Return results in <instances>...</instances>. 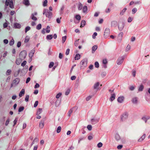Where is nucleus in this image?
I'll list each match as a JSON object with an SVG mask.
<instances>
[{
    "mask_svg": "<svg viewBox=\"0 0 150 150\" xmlns=\"http://www.w3.org/2000/svg\"><path fill=\"white\" fill-rule=\"evenodd\" d=\"M144 86L143 84H141L139 86L138 91H142L144 88Z\"/></svg>",
    "mask_w": 150,
    "mask_h": 150,
    "instance_id": "a211bd4d",
    "label": "nucleus"
},
{
    "mask_svg": "<svg viewBox=\"0 0 150 150\" xmlns=\"http://www.w3.org/2000/svg\"><path fill=\"white\" fill-rule=\"evenodd\" d=\"M87 128L89 130L91 131L92 129V127L91 125H88L87 126Z\"/></svg>",
    "mask_w": 150,
    "mask_h": 150,
    "instance_id": "473e14b6",
    "label": "nucleus"
},
{
    "mask_svg": "<svg viewBox=\"0 0 150 150\" xmlns=\"http://www.w3.org/2000/svg\"><path fill=\"white\" fill-rule=\"evenodd\" d=\"M23 3L25 5L28 6L29 5V1L28 0H24Z\"/></svg>",
    "mask_w": 150,
    "mask_h": 150,
    "instance_id": "5701e85b",
    "label": "nucleus"
},
{
    "mask_svg": "<svg viewBox=\"0 0 150 150\" xmlns=\"http://www.w3.org/2000/svg\"><path fill=\"white\" fill-rule=\"evenodd\" d=\"M67 38L66 36H64L62 37V43H64L66 41Z\"/></svg>",
    "mask_w": 150,
    "mask_h": 150,
    "instance_id": "a18cd8bd",
    "label": "nucleus"
},
{
    "mask_svg": "<svg viewBox=\"0 0 150 150\" xmlns=\"http://www.w3.org/2000/svg\"><path fill=\"white\" fill-rule=\"evenodd\" d=\"M29 95H27L26 96V97L25 98V101L26 102H28V99L29 98Z\"/></svg>",
    "mask_w": 150,
    "mask_h": 150,
    "instance_id": "5fc2aeb1",
    "label": "nucleus"
},
{
    "mask_svg": "<svg viewBox=\"0 0 150 150\" xmlns=\"http://www.w3.org/2000/svg\"><path fill=\"white\" fill-rule=\"evenodd\" d=\"M53 38V35H48L46 37V38L47 40H51Z\"/></svg>",
    "mask_w": 150,
    "mask_h": 150,
    "instance_id": "4be33fe9",
    "label": "nucleus"
},
{
    "mask_svg": "<svg viewBox=\"0 0 150 150\" xmlns=\"http://www.w3.org/2000/svg\"><path fill=\"white\" fill-rule=\"evenodd\" d=\"M112 26H115L117 25V22L115 21H113L112 22Z\"/></svg>",
    "mask_w": 150,
    "mask_h": 150,
    "instance_id": "393cba45",
    "label": "nucleus"
},
{
    "mask_svg": "<svg viewBox=\"0 0 150 150\" xmlns=\"http://www.w3.org/2000/svg\"><path fill=\"white\" fill-rule=\"evenodd\" d=\"M14 43V40L12 39L9 42V45L11 46L13 45Z\"/></svg>",
    "mask_w": 150,
    "mask_h": 150,
    "instance_id": "2f4dec72",
    "label": "nucleus"
},
{
    "mask_svg": "<svg viewBox=\"0 0 150 150\" xmlns=\"http://www.w3.org/2000/svg\"><path fill=\"white\" fill-rule=\"evenodd\" d=\"M11 70H7V71H6V74L8 75H10L11 74Z\"/></svg>",
    "mask_w": 150,
    "mask_h": 150,
    "instance_id": "864d4df0",
    "label": "nucleus"
},
{
    "mask_svg": "<svg viewBox=\"0 0 150 150\" xmlns=\"http://www.w3.org/2000/svg\"><path fill=\"white\" fill-rule=\"evenodd\" d=\"M43 14H45L46 16L49 18H50L52 16V13L51 12L49 11L47 9H45L43 11Z\"/></svg>",
    "mask_w": 150,
    "mask_h": 150,
    "instance_id": "f257e3e1",
    "label": "nucleus"
},
{
    "mask_svg": "<svg viewBox=\"0 0 150 150\" xmlns=\"http://www.w3.org/2000/svg\"><path fill=\"white\" fill-rule=\"evenodd\" d=\"M54 65V62H51L50 63V64L49 66V68H51L52 67H53Z\"/></svg>",
    "mask_w": 150,
    "mask_h": 150,
    "instance_id": "c9c22d12",
    "label": "nucleus"
},
{
    "mask_svg": "<svg viewBox=\"0 0 150 150\" xmlns=\"http://www.w3.org/2000/svg\"><path fill=\"white\" fill-rule=\"evenodd\" d=\"M24 109V107H20L18 109V112H20L22 111H23Z\"/></svg>",
    "mask_w": 150,
    "mask_h": 150,
    "instance_id": "72a5a7b5",
    "label": "nucleus"
},
{
    "mask_svg": "<svg viewBox=\"0 0 150 150\" xmlns=\"http://www.w3.org/2000/svg\"><path fill=\"white\" fill-rule=\"evenodd\" d=\"M27 52L26 51L23 50L21 51L19 54L20 57L21 59L23 60L26 57Z\"/></svg>",
    "mask_w": 150,
    "mask_h": 150,
    "instance_id": "7ed1b4c3",
    "label": "nucleus"
},
{
    "mask_svg": "<svg viewBox=\"0 0 150 150\" xmlns=\"http://www.w3.org/2000/svg\"><path fill=\"white\" fill-rule=\"evenodd\" d=\"M123 27L124 26L122 25H120V26H118L119 30L120 31H121L122 30V29H123Z\"/></svg>",
    "mask_w": 150,
    "mask_h": 150,
    "instance_id": "c03bdc74",
    "label": "nucleus"
},
{
    "mask_svg": "<svg viewBox=\"0 0 150 150\" xmlns=\"http://www.w3.org/2000/svg\"><path fill=\"white\" fill-rule=\"evenodd\" d=\"M62 93H58L56 96V98H59L62 95Z\"/></svg>",
    "mask_w": 150,
    "mask_h": 150,
    "instance_id": "09e8293b",
    "label": "nucleus"
},
{
    "mask_svg": "<svg viewBox=\"0 0 150 150\" xmlns=\"http://www.w3.org/2000/svg\"><path fill=\"white\" fill-rule=\"evenodd\" d=\"M25 93V90L24 89H22L21 91L20 92L19 94V96L20 97H22L23 96Z\"/></svg>",
    "mask_w": 150,
    "mask_h": 150,
    "instance_id": "f8f14e48",
    "label": "nucleus"
},
{
    "mask_svg": "<svg viewBox=\"0 0 150 150\" xmlns=\"http://www.w3.org/2000/svg\"><path fill=\"white\" fill-rule=\"evenodd\" d=\"M128 114L127 112H125L120 116V121L121 122H125L127 119Z\"/></svg>",
    "mask_w": 150,
    "mask_h": 150,
    "instance_id": "f03ea898",
    "label": "nucleus"
},
{
    "mask_svg": "<svg viewBox=\"0 0 150 150\" xmlns=\"http://www.w3.org/2000/svg\"><path fill=\"white\" fill-rule=\"evenodd\" d=\"M103 144L101 142L97 144V146L98 148H100L102 146Z\"/></svg>",
    "mask_w": 150,
    "mask_h": 150,
    "instance_id": "8fccbe9b",
    "label": "nucleus"
},
{
    "mask_svg": "<svg viewBox=\"0 0 150 150\" xmlns=\"http://www.w3.org/2000/svg\"><path fill=\"white\" fill-rule=\"evenodd\" d=\"M10 0H6L5 3V5L6 6H8L9 4Z\"/></svg>",
    "mask_w": 150,
    "mask_h": 150,
    "instance_id": "79ce46f5",
    "label": "nucleus"
},
{
    "mask_svg": "<svg viewBox=\"0 0 150 150\" xmlns=\"http://www.w3.org/2000/svg\"><path fill=\"white\" fill-rule=\"evenodd\" d=\"M19 82V79L18 78H17L13 80L12 83L14 84V86H16L18 84Z\"/></svg>",
    "mask_w": 150,
    "mask_h": 150,
    "instance_id": "39448f33",
    "label": "nucleus"
},
{
    "mask_svg": "<svg viewBox=\"0 0 150 150\" xmlns=\"http://www.w3.org/2000/svg\"><path fill=\"white\" fill-rule=\"evenodd\" d=\"M82 4L80 3L79 4L78 9L79 10H81L82 9Z\"/></svg>",
    "mask_w": 150,
    "mask_h": 150,
    "instance_id": "f704fd0d",
    "label": "nucleus"
},
{
    "mask_svg": "<svg viewBox=\"0 0 150 150\" xmlns=\"http://www.w3.org/2000/svg\"><path fill=\"white\" fill-rule=\"evenodd\" d=\"M130 49V46L129 45H128L127 47H126V50L127 51H128Z\"/></svg>",
    "mask_w": 150,
    "mask_h": 150,
    "instance_id": "49530a36",
    "label": "nucleus"
},
{
    "mask_svg": "<svg viewBox=\"0 0 150 150\" xmlns=\"http://www.w3.org/2000/svg\"><path fill=\"white\" fill-rule=\"evenodd\" d=\"M136 72V71H135L134 70H133L132 71V74L133 76L134 77H135V76Z\"/></svg>",
    "mask_w": 150,
    "mask_h": 150,
    "instance_id": "0e129e2a",
    "label": "nucleus"
},
{
    "mask_svg": "<svg viewBox=\"0 0 150 150\" xmlns=\"http://www.w3.org/2000/svg\"><path fill=\"white\" fill-rule=\"evenodd\" d=\"M99 83L98 82H97L96 83L94 86V89H97V90H100V89L98 88L99 85Z\"/></svg>",
    "mask_w": 150,
    "mask_h": 150,
    "instance_id": "1a4fd4ad",
    "label": "nucleus"
},
{
    "mask_svg": "<svg viewBox=\"0 0 150 150\" xmlns=\"http://www.w3.org/2000/svg\"><path fill=\"white\" fill-rule=\"evenodd\" d=\"M124 99V98L123 96L119 97L117 98V101L119 103H122Z\"/></svg>",
    "mask_w": 150,
    "mask_h": 150,
    "instance_id": "0eeeda50",
    "label": "nucleus"
},
{
    "mask_svg": "<svg viewBox=\"0 0 150 150\" xmlns=\"http://www.w3.org/2000/svg\"><path fill=\"white\" fill-rule=\"evenodd\" d=\"M92 98L91 96H88L86 98V101H88L90 100Z\"/></svg>",
    "mask_w": 150,
    "mask_h": 150,
    "instance_id": "bf43d9fd",
    "label": "nucleus"
},
{
    "mask_svg": "<svg viewBox=\"0 0 150 150\" xmlns=\"http://www.w3.org/2000/svg\"><path fill=\"white\" fill-rule=\"evenodd\" d=\"M18 120V118H16L15 120H14L13 122L14 123V124L13 125V126H14L16 124V123Z\"/></svg>",
    "mask_w": 150,
    "mask_h": 150,
    "instance_id": "3c124183",
    "label": "nucleus"
},
{
    "mask_svg": "<svg viewBox=\"0 0 150 150\" xmlns=\"http://www.w3.org/2000/svg\"><path fill=\"white\" fill-rule=\"evenodd\" d=\"M29 39H30V38L28 37V36H26L25 38V40L24 41L25 42V43L28 42L29 41Z\"/></svg>",
    "mask_w": 150,
    "mask_h": 150,
    "instance_id": "a878e982",
    "label": "nucleus"
},
{
    "mask_svg": "<svg viewBox=\"0 0 150 150\" xmlns=\"http://www.w3.org/2000/svg\"><path fill=\"white\" fill-rule=\"evenodd\" d=\"M97 48L98 46L97 45H95L93 46L92 47V53H94L95 51L97 49Z\"/></svg>",
    "mask_w": 150,
    "mask_h": 150,
    "instance_id": "9d476101",
    "label": "nucleus"
},
{
    "mask_svg": "<svg viewBox=\"0 0 150 150\" xmlns=\"http://www.w3.org/2000/svg\"><path fill=\"white\" fill-rule=\"evenodd\" d=\"M137 11V9L136 8H134L132 10V13L133 14L135 13Z\"/></svg>",
    "mask_w": 150,
    "mask_h": 150,
    "instance_id": "4d7b16f0",
    "label": "nucleus"
},
{
    "mask_svg": "<svg viewBox=\"0 0 150 150\" xmlns=\"http://www.w3.org/2000/svg\"><path fill=\"white\" fill-rule=\"evenodd\" d=\"M129 89L131 91L133 90L134 89V87L133 86H131L129 88Z\"/></svg>",
    "mask_w": 150,
    "mask_h": 150,
    "instance_id": "774afa93",
    "label": "nucleus"
},
{
    "mask_svg": "<svg viewBox=\"0 0 150 150\" xmlns=\"http://www.w3.org/2000/svg\"><path fill=\"white\" fill-rule=\"evenodd\" d=\"M14 27L16 28H19L21 27V25L20 24L16 23L14 24Z\"/></svg>",
    "mask_w": 150,
    "mask_h": 150,
    "instance_id": "4468645a",
    "label": "nucleus"
},
{
    "mask_svg": "<svg viewBox=\"0 0 150 150\" xmlns=\"http://www.w3.org/2000/svg\"><path fill=\"white\" fill-rule=\"evenodd\" d=\"M123 146L122 145H120L117 146V148L118 149H120Z\"/></svg>",
    "mask_w": 150,
    "mask_h": 150,
    "instance_id": "052dcab7",
    "label": "nucleus"
},
{
    "mask_svg": "<svg viewBox=\"0 0 150 150\" xmlns=\"http://www.w3.org/2000/svg\"><path fill=\"white\" fill-rule=\"evenodd\" d=\"M44 125V121H41L39 124V127L40 128H43Z\"/></svg>",
    "mask_w": 150,
    "mask_h": 150,
    "instance_id": "412c9836",
    "label": "nucleus"
},
{
    "mask_svg": "<svg viewBox=\"0 0 150 150\" xmlns=\"http://www.w3.org/2000/svg\"><path fill=\"white\" fill-rule=\"evenodd\" d=\"M115 98V93L112 94L110 97V99L111 101L113 100Z\"/></svg>",
    "mask_w": 150,
    "mask_h": 150,
    "instance_id": "ddd939ff",
    "label": "nucleus"
},
{
    "mask_svg": "<svg viewBox=\"0 0 150 150\" xmlns=\"http://www.w3.org/2000/svg\"><path fill=\"white\" fill-rule=\"evenodd\" d=\"M127 10V8H124L122 10V11H121V12L120 13V14L121 15H122L124 14V13L125 12V11H126Z\"/></svg>",
    "mask_w": 150,
    "mask_h": 150,
    "instance_id": "b1692460",
    "label": "nucleus"
},
{
    "mask_svg": "<svg viewBox=\"0 0 150 150\" xmlns=\"http://www.w3.org/2000/svg\"><path fill=\"white\" fill-rule=\"evenodd\" d=\"M31 19L34 21H36L37 19V18L34 16L33 14H32L31 16Z\"/></svg>",
    "mask_w": 150,
    "mask_h": 150,
    "instance_id": "aec40b11",
    "label": "nucleus"
},
{
    "mask_svg": "<svg viewBox=\"0 0 150 150\" xmlns=\"http://www.w3.org/2000/svg\"><path fill=\"white\" fill-rule=\"evenodd\" d=\"M115 138L117 140H119L120 139V135L118 134H117L115 135Z\"/></svg>",
    "mask_w": 150,
    "mask_h": 150,
    "instance_id": "c756f323",
    "label": "nucleus"
},
{
    "mask_svg": "<svg viewBox=\"0 0 150 150\" xmlns=\"http://www.w3.org/2000/svg\"><path fill=\"white\" fill-rule=\"evenodd\" d=\"M107 61L106 59H104L103 60V67L105 68H106L107 67L106 64L107 63Z\"/></svg>",
    "mask_w": 150,
    "mask_h": 150,
    "instance_id": "9b49d317",
    "label": "nucleus"
},
{
    "mask_svg": "<svg viewBox=\"0 0 150 150\" xmlns=\"http://www.w3.org/2000/svg\"><path fill=\"white\" fill-rule=\"evenodd\" d=\"M80 55L79 54H76L75 57V60H78L80 59Z\"/></svg>",
    "mask_w": 150,
    "mask_h": 150,
    "instance_id": "6ab92c4d",
    "label": "nucleus"
},
{
    "mask_svg": "<svg viewBox=\"0 0 150 150\" xmlns=\"http://www.w3.org/2000/svg\"><path fill=\"white\" fill-rule=\"evenodd\" d=\"M38 101H36L35 102V104H34V107H36L38 105Z\"/></svg>",
    "mask_w": 150,
    "mask_h": 150,
    "instance_id": "e2e57ef3",
    "label": "nucleus"
},
{
    "mask_svg": "<svg viewBox=\"0 0 150 150\" xmlns=\"http://www.w3.org/2000/svg\"><path fill=\"white\" fill-rule=\"evenodd\" d=\"M40 85L38 83H36L34 86L35 88H36L39 87Z\"/></svg>",
    "mask_w": 150,
    "mask_h": 150,
    "instance_id": "338daca9",
    "label": "nucleus"
},
{
    "mask_svg": "<svg viewBox=\"0 0 150 150\" xmlns=\"http://www.w3.org/2000/svg\"><path fill=\"white\" fill-rule=\"evenodd\" d=\"M9 7L11 8H14V5L13 4L9 3Z\"/></svg>",
    "mask_w": 150,
    "mask_h": 150,
    "instance_id": "13d9d810",
    "label": "nucleus"
},
{
    "mask_svg": "<svg viewBox=\"0 0 150 150\" xmlns=\"http://www.w3.org/2000/svg\"><path fill=\"white\" fill-rule=\"evenodd\" d=\"M26 64V62L24 61L21 64V66L24 67Z\"/></svg>",
    "mask_w": 150,
    "mask_h": 150,
    "instance_id": "6e6d98bb",
    "label": "nucleus"
},
{
    "mask_svg": "<svg viewBox=\"0 0 150 150\" xmlns=\"http://www.w3.org/2000/svg\"><path fill=\"white\" fill-rule=\"evenodd\" d=\"M123 34L122 33H121L118 35V37L120 38V40H121L122 38V37Z\"/></svg>",
    "mask_w": 150,
    "mask_h": 150,
    "instance_id": "37998d69",
    "label": "nucleus"
},
{
    "mask_svg": "<svg viewBox=\"0 0 150 150\" xmlns=\"http://www.w3.org/2000/svg\"><path fill=\"white\" fill-rule=\"evenodd\" d=\"M61 129V127L60 126H59L57 129V133L60 132Z\"/></svg>",
    "mask_w": 150,
    "mask_h": 150,
    "instance_id": "7c9ffc66",
    "label": "nucleus"
},
{
    "mask_svg": "<svg viewBox=\"0 0 150 150\" xmlns=\"http://www.w3.org/2000/svg\"><path fill=\"white\" fill-rule=\"evenodd\" d=\"M42 111V108H39L38 110L37 111V115H39L41 113Z\"/></svg>",
    "mask_w": 150,
    "mask_h": 150,
    "instance_id": "bb28decb",
    "label": "nucleus"
},
{
    "mask_svg": "<svg viewBox=\"0 0 150 150\" xmlns=\"http://www.w3.org/2000/svg\"><path fill=\"white\" fill-rule=\"evenodd\" d=\"M97 33L96 32L94 33L92 36L93 38L94 39L96 37V36H97Z\"/></svg>",
    "mask_w": 150,
    "mask_h": 150,
    "instance_id": "680f3d73",
    "label": "nucleus"
},
{
    "mask_svg": "<svg viewBox=\"0 0 150 150\" xmlns=\"http://www.w3.org/2000/svg\"><path fill=\"white\" fill-rule=\"evenodd\" d=\"M146 136V135L145 134H144L138 140V141L141 142L143 141L145 138Z\"/></svg>",
    "mask_w": 150,
    "mask_h": 150,
    "instance_id": "f3484780",
    "label": "nucleus"
},
{
    "mask_svg": "<svg viewBox=\"0 0 150 150\" xmlns=\"http://www.w3.org/2000/svg\"><path fill=\"white\" fill-rule=\"evenodd\" d=\"M123 60L124 58H123L118 59L117 60V64L118 65H120L122 63Z\"/></svg>",
    "mask_w": 150,
    "mask_h": 150,
    "instance_id": "423d86ee",
    "label": "nucleus"
},
{
    "mask_svg": "<svg viewBox=\"0 0 150 150\" xmlns=\"http://www.w3.org/2000/svg\"><path fill=\"white\" fill-rule=\"evenodd\" d=\"M86 21L85 20H83L81 22V27H82L84 26L85 25Z\"/></svg>",
    "mask_w": 150,
    "mask_h": 150,
    "instance_id": "2eb2a0df",
    "label": "nucleus"
},
{
    "mask_svg": "<svg viewBox=\"0 0 150 150\" xmlns=\"http://www.w3.org/2000/svg\"><path fill=\"white\" fill-rule=\"evenodd\" d=\"M47 0H45L43 3V6H46L47 5Z\"/></svg>",
    "mask_w": 150,
    "mask_h": 150,
    "instance_id": "603ef678",
    "label": "nucleus"
},
{
    "mask_svg": "<svg viewBox=\"0 0 150 150\" xmlns=\"http://www.w3.org/2000/svg\"><path fill=\"white\" fill-rule=\"evenodd\" d=\"M95 67L97 68H98L99 67V64L97 62H95Z\"/></svg>",
    "mask_w": 150,
    "mask_h": 150,
    "instance_id": "a19ab883",
    "label": "nucleus"
},
{
    "mask_svg": "<svg viewBox=\"0 0 150 150\" xmlns=\"http://www.w3.org/2000/svg\"><path fill=\"white\" fill-rule=\"evenodd\" d=\"M35 53V50H31L30 52L29 56L30 58V61H31L32 59V57H33L34 54Z\"/></svg>",
    "mask_w": 150,
    "mask_h": 150,
    "instance_id": "20e7f679",
    "label": "nucleus"
},
{
    "mask_svg": "<svg viewBox=\"0 0 150 150\" xmlns=\"http://www.w3.org/2000/svg\"><path fill=\"white\" fill-rule=\"evenodd\" d=\"M75 18L77 20L79 21L81 20V17L79 15H77L75 16Z\"/></svg>",
    "mask_w": 150,
    "mask_h": 150,
    "instance_id": "c85d7f7f",
    "label": "nucleus"
},
{
    "mask_svg": "<svg viewBox=\"0 0 150 150\" xmlns=\"http://www.w3.org/2000/svg\"><path fill=\"white\" fill-rule=\"evenodd\" d=\"M10 121V119L9 118H8L7 119V120L6 121L5 125L6 126H7L8 124Z\"/></svg>",
    "mask_w": 150,
    "mask_h": 150,
    "instance_id": "de8ad7c7",
    "label": "nucleus"
},
{
    "mask_svg": "<svg viewBox=\"0 0 150 150\" xmlns=\"http://www.w3.org/2000/svg\"><path fill=\"white\" fill-rule=\"evenodd\" d=\"M30 28L29 26H27L25 28V32L26 33L28 31L30 30Z\"/></svg>",
    "mask_w": 150,
    "mask_h": 150,
    "instance_id": "ea45409f",
    "label": "nucleus"
},
{
    "mask_svg": "<svg viewBox=\"0 0 150 150\" xmlns=\"http://www.w3.org/2000/svg\"><path fill=\"white\" fill-rule=\"evenodd\" d=\"M70 91V89H68L65 92V95L67 96L69 94Z\"/></svg>",
    "mask_w": 150,
    "mask_h": 150,
    "instance_id": "58836bf2",
    "label": "nucleus"
},
{
    "mask_svg": "<svg viewBox=\"0 0 150 150\" xmlns=\"http://www.w3.org/2000/svg\"><path fill=\"white\" fill-rule=\"evenodd\" d=\"M73 111V108H71L69 111L68 112V116L69 117H70L71 116V114L72 113Z\"/></svg>",
    "mask_w": 150,
    "mask_h": 150,
    "instance_id": "cd10ccee",
    "label": "nucleus"
},
{
    "mask_svg": "<svg viewBox=\"0 0 150 150\" xmlns=\"http://www.w3.org/2000/svg\"><path fill=\"white\" fill-rule=\"evenodd\" d=\"M41 25L40 24H39L37 25L36 28L38 30H40L41 28Z\"/></svg>",
    "mask_w": 150,
    "mask_h": 150,
    "instance_id": "4c0bfd02",
    "label": "nucleus"
},
{
    "mask_svg": "<svg viewBox=\"0 0 150 150\" xmlns=\"http://www.w3.org/2000/svg\"><path fill=\"white\" fill-rule=\"evenodd\" d=\"M21 45V42L19 41L18 42L17 44V46L18 47H19Z\"/></svg>",
    "mask_w": 150,
    "mask_h": 150,
    "instance_id": "69168bd1",
    "label": "nucleus"
},
{
    "mask_svg": "<svg viewBox=\"0 0 150 150\" xmlns=\"http://www.w3.org/2000/svg\"><path fill=\"white\" fill-rule=\"evenodd\" d=\"M138 101V98L137 97H134L132 99V103L135 104H137Z\"/></svg>",
    "mask_w": 150,
    "mask_h": 150,
    "instance_id": "6e6552de",
    "label": "nucleus"
},
{
    "mask_svg": "<svg viewBox=\"0 0 150 150\" xmlns=\"http://www.w3.org/2000/svg\"><path fill=\"white\" fill-rule=\"evenodd\" d=\"M110 33V31L109 29V28H106L105 30L104 35H105L106 34L109 35Z\"/></svg>",
    "mask_w": 150,
    "mask_h": 150,
    "instance_id": "dca6fc26",
    "label": "nucleus"
},
{
    "mask_svg": "<svg viewBox=\"0 0 150 150\" xmlns=\"http://www.w3.org/2000/svg\"><path fill=\"white\" fill-rule=\"evenodd\" d=\"M87 10V6H84V7H83V12H86Z\"/></svg>",
    "mask_w": 150,
    "mask_h": 150,
    "instance_id": "e433bc0d",
    "label": "nucleus"
}]
</instances>
